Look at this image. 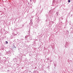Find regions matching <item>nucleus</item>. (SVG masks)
<instances>
[{"label": "nucleus", "instance_id": "nucleus-1", "mask_svg": "<svg viewBox=\"0 0 73 73\" xmlns=\"http://www.w3.org/2000/svg\"><path fill=\"white\" fill-rule=\"evenodd\" d=\"M6 44H8V42L7 41H6Z\"/></svg>", "mask_w": 73, "mask_h": 73}, {"label": "nucleus", "instance_id": "nucleus-2", "mask_svg": "<svg viewBox=\"0 0 73 73\" xmlns=\"http://www.w3.org/2000/svg\"><path fill=\"white\" fill-rule=\"evenodd\" d=\"M68 3H70V0H69L68 1Z\"/></svg>", "mask_w": 73, "mask_h": 73}]
</instances>
